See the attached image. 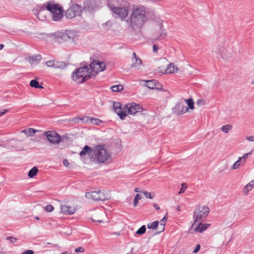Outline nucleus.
Segmentation results:
<instances>
[{
  "instance_id": "nucleus-10",
  "label": "nucleus",
  "mask_w": 254,
  "mask_h": 254,
  "mask_svg": "<svg viewBox=\"0 0 254 254\" xmlns=\"http://www.w3.org/2000/svg\"><path fill=\"white\" fill-rule=\"evenodd\" d=\"M127 6V5L126 6H118L111 10L114 14L118 15L119 17H120L121 19H124L127 16L128 13Z\"/></svg>"
},
{
  "instance_id": "nucleus-30",
  "label": "nucleus",
  "mask_w": 254,
  "mask_h": 254,
  "mask_svg": "<svg viewBox=\"0 0 254 254\" xmlns=\"http://www.w3.org/2000/svg\"><path fill=\"white\" fill-rule=\"evenodd\" d=\"M76 15L73 12V10L69 7L66 11H65V16L68 19H71Z\"/></svg>"
},
{
  "instance_id": "nucleus-48",
  "label": "nucleus",
  "mask_w": 254,
  "mask_h": 254,
  "mask_svg": "<svg viewBox=\"0 0 254 254\" xmlns=\"http://www.w3.org/2000/svg\"><path fill=\"white\" fill-rule=\"evenodd\" d=\"M44 12V9H41L40 10L38 13V14H37V17L39 18V19H40V16H42V15L43 14V13Z\"/></svg>"
},
{
  "instance_id": "nucleus-60",
  "label": "nucleus",
  "mask_w": 254,
  "mask_h": 254,
  "mask_svg": "<svg viewBox=\"0 0 254 254\" xmlns=\"http://www.w3.org/2000/svg\"><path fill=\"white\" fill-rule=\"evenodd\" d=\"M3 44H0V49H2L3 47Z\"/></svg>"
},
{
  "instance_id": "nucleus-26",
  "label": "nucleus",
  "mask_w": 254,
  "mask_h": 254,
  "mask_svg": "<svg viewBox=\"0 0 254 254\" xmlns=\"http://www.w3.org/2000/svg\"><path fill=\"white\" fill-rule=\"evenodd\" d=\"M92 152V149L88 145H85L82 150L80 152L79 154L81 157L86 154L90 155Z\"/></svg>"
},
{
  "instance_id": "nucleus-47",
  "label": "nucleus",
  "mask_w": 254,
  "mask_h": 254,
  "mask_svg": "<svg viewBox=\"0 0 254 254\" xmlns=\"http://www.w3.org/2000/svg\"><path fill=\"white\" fill-rule=\"evenodd\" d=\"M34 252L32 250H26L23 252L21 254H33Z\"/></svg>"
},
{
  "instance_id": "nucleus-28",
  "label": "nucleus",
  "mask_w": 254,
  "mask_h": 254,
  "mask_svg": "<svg viewBox=\"0 0 254 254\" xmlns=\"http://www.w3.org/2000/svg\"><path fill=\"white\" fill-rule=\"evenodd\" d=\"M43 83H41V84H39L38 80H31L30 82V85L32 87H34L36 88H44V86H42Z\"/></svg>"
},
{
  "instance_id": "nucleus-3",
  "label": "nucleus",
  "mask_w": 254,
  "mask_h": 254,
  "mask_svg": "<svg viewBox=\"0 0 254 254\" xmlns=\"http://www.w3.org/2000/svg\"><path fill=\"white\" fill-rule=\"evenodd\" d=\"M145 12L143 7L135 8L130 18V26L133 28L141 27L144 24Z\"/></svg>"
},
{
  "instance_id": "nucleus-36",
  "label": "nucleus",
  "mask_w": 254,
  "mask_h": 254,
  "mask_svg": "<svg viewBox=\"0 0 254 254\" xmlns=\"http://www.w3.org/2000/svg\"><path fill=\"white\" fill-rule=\"evenodd\" d=\"M141 195L140 194H136L133 202V204L134 206H136L137 204L138 201L139 200L141 199Z\"/></svg>"
},
{
  "instance_id": "nucleus-63",
  "label": "nucleus",
  "mask_w": 254,
  "mask_h": 254,
  "mask_svg": "<svg viewBox=\"0 0 254 254\" xmlns=\"http://www.w3.org/2000/svg\"><path fill=\"white\" fill-rule=\"evenodd\" d=\"M4 252H0V254H4Z\"/></svg>"
},
{
  "instance_id": "nucleus-33",
  "label": "nucleus",
  "mask_w": 254,
  "mask_h": 254,
  "mask_svg": "<svg viewBox=\"0 0 254 254\" xmlns=\"http://www.w3.org/2000/svg\"><path fill=\"white\" fill-rule=\"evenodd\" d=\"M159 222L157 221H154L151 223L148 224L147 225V227L148 229H156L158 227Z\"/></svg>"
},
{
  "instance_id": "nucleus-14",
  "label": "nucleus",
  "mask_w": 254,
  "mask_h": 254,
  "mask_svg": "<svg viewBox=\"0 0 254 254\" xmlns=\"http://www.w3.org/2000/svg\"><path fill=\"white\" fill-rule=\"evenodd\" d=\"M188 111V107L182 102H178L173 109V112L177 115H181Z\"/></svg>"
},
{
  "instance_id": "nucleus-7",
  "label": "nucleus",
  "mask_w": 254,
  "mask_h": 254,
  "mask_svg": "<svg viewBox=\"0 0 254 254\" xmlns=\"http://www.w3.org/2000/svg\"><path fill=\"white\" fill-rule=\"evenodd\" d=\"M231 51L230 49L226 48L224 44L218 45L217 47L214 50V52L216 54L220 55L223 59L231 56Z\"/></svg>"
},
{
  "instance_id": "nucleus-5",
  "label": "nucleus",
  "mask_w": 254,
  "mask_h": 254,
  "mask_svg": "<svg viewBox=\"0 0 254 254\" xmlns=\"http://www.w3.org/2000/svg\"><path fill=\"white\" fill-rule=\"evenodd\" d=\"M46 7V9L52 13L54 21H58L63 16L62 8L59 4L49 1L47 3Z\"/></svg>"
},
{
  "instance_id": "nucleus-54",
  "label": "nucleus",
  "mask_w": 254,
  "mask_h": 254,
  "mask_svg": "<svg viewBox=\"0 0 254 254\" xmlns=\"http://www.w3.org/2000/svg\"><path fill=\"white\" fill-rule=\"evenodd\" d=\"M7 112V110L5 109L3 111H0V116L2 115L5 114Z\"/></svg>"
},
{
  "instance_id": "nucleus-62",
  "label": "nucleus",
  "mask_w": 254,
  "mask_h": 254,
  "mask_svg": "<svg viewBox=\"0 0 254 254\" xmlns=\"http://www.w3.org/2000/svg\"><path fill=\"white\" fill-rule=\"evenodd\" d=\"M35 218L37 219V220H39V217H36Z\"/></svg>"
},
{
  "instance_id": "nucleus-34",
  "label": "nucleus",
  "mask_w": 254,
  "mask_h": 254,
  "mask_svg": "<svg viewBox=\"0 0 254 254\" xmlns=\"http://www.w3.org/2000/svg\"><path fill=\"white\" fill-rule=\"evenodd\" d=\"M185 101L187 103L188 107L190 109H194V102L192 99L190 98L189 99H185Z\"/></svg>"
},
{
  "instance_id": "nucleus-21",
  "label": "nucleus",
  "mask_w": 254,
  "mask_h": 254,
  "mask_svg": "<svg viewBox=\"0 0 254 254\" xmlns=\"http://www.w3.org/2000/svg\"><path fill=\"white\" fill-rule=\"evenodd\" d=\"M131 63V67L134 68L136 69H140L142 64L140 59H132Z\"/></svg>"
},
{
  "instance_id": "nucleus-8",
  "label": "nucleus",
  "mask_w": 254,
  "mask_h": 254,
  "mask_svg": "<svg viewBox=\"0 0 254 254\" xmlns=\"http://www.w3.org/2000/svg\"><path fill=\"white\" fill-rule=\"evenodd\" d=\"M126 112L127 111L129 115H134L137 113L141 112L143 110L142 106L135 103L128 104L126 106Z\"/></svg>"
},
{
  "instance_id": "nucleus-11",
  "label": "nucleus",
  "mask_w": 254,
  "mask_h": 254,
  "mask_svg": "<svg viewBox=\"0 0 254 254\" xmlns=\"http://www.w3.org/2000/svg\"><path fill=\"white\" fill-rule=\"evenodd\" d=\"M76 33L74 31H66L58 35V38L64 41H73L76 37Z\"/></svg>"
},
{
  "instance_id": "nucleus-20",
  "label": "nucleus",
  "mask_w": 254,
  "mask_h": 254,
  "mask_svg": "<svg viewBox=\"0 0 254 254\" xmlns=\"http://www.w3.org/2000/svg\"><path fill=\"white\" fill-rule=\"evenodd\" d=\"M84 8L89 11H91L96 7V3L94 0H85L84 1Z\"/></svg>"
},
{
  "instance_id": "nucleus-1",
  "label": "nucleus",
  "mask_w": 254,
  "mask_h": 254,
  "mask_svg": "<svg viewBox=\"0 0 254 254\" xmlns=\"http://www.w3.org/2000/svg\"><path fill=\"white\" fill-rule=\"evenodd\" d=\"M105 64L99 61H93L90 64L82 62L80 67L76 68L72 73L71 77L73 79H86V78H94L99 72L103 71L105 68Z\"/></svg>"
},
{
  "instance_id": "nucleus-18",
  "label": "nucleus",
  "mask_w": 254,
  "mask_h": 254,
  "mask_svg": "<svg viewBox=\"0 0 254 254\" xmlns=\"http://www.w3.org/2000/svg\"><path fill=\"white\" fill-rule=\"evenodd\" d=\"M61 212L64 214L71 215L76 211L74 207L70 206L68 205H62L61 206Z\"/></svg>"
},
{
  "instance_id": "nucleus-61",
  "label": "nucleus",
  "mask_w": 254,
  "mask_h": 254,
  "mask_svg": "<svg viewBox=\"0 0 254 254\" xmlns=\"http://www.w3.org/2000/svg\"><path fill=\"white\" fill-rule=\"evenodd\" d=\"M35 79V80H37V79H38L37 77L35 76L34 77V79Z\"/></svg>"
},
{
  "instance_id": "nucleus-19",
  "label": "nucleus",
  "mask_w": 254,
  "mask_h": 254,
  "mask_svg": "<svg viewBox=\"0 0 254 254\" xmlns=\"http://www.w3.org/2000/svg\"><path fill=\"white\" fill-rule=\"evenodd\" d=\"M26 59L32 66H34L39 63L42 59V57L40 55H36L32 57H28Z\"/></svg>"
},
{
  "instance_id": "nucleus-39",
  "label": "nucleus",
  "mask_w": 254,
  "mask_h": 254,
  "mask_svg": "<svg viewBox=\"0 0 254 254\" xmlns=\"http://www.w3.org/2000/svg\"><path fill=\"white\" fill-rule=\"evenodd\" d=\"M240 162H241V161H239V159H238V160L234 163V164L232 166L231 168L232 169H236L238 168L241 164V163H240Z\"/></svg>"
},
{
  "instance_id": "nucleus-27",
  "label": "nucleus",
  "mask_w": 254,
  "mask_h": 254,
  "mask_svg": "<svg viewBox=\"0 0 254 254\" xmlns=\"http://www.w3.org/2000/svg\"><path fill=\"white\" fill-rule=\"evenodd\" d=\"M37 131V130L32 128H28L21 131L22 132H24L27 136H32Z\"/></svg>"
},
{
  "instance_id": "nucleus-37",
  "label": "nucleus",
  "mask_w": 254,
  "mask_h": 254,
  "mask_svg": "<svg viewBox=\"0 0 254 254\" xmlns=\"http://www.w3.org/2000/svg\"><path fill=\"white\" fill-rule=\"evenodd\" d=\"M145 231L146 226L145 225H143L137 230L136 233L138 235H140L143 234L145 232Z\"/></svg>"
},
{
  "instance_id": "nucleus-6",
  "label": "nucleus",
  "mask_w": 254,
  "mask_h": 254,
  "mask_svg": "<svg viewBox=\"0 0 254 254\" xmlns=\"http://www.w3.org/2000/svg\"><path fill=\"white\" fill-rule=\"evenodd\" d=\"M85 196L88 199L95 201H105L110 198V195L108 192L105 193L100 190L86 192Z\"/></svg>"
},
{
  "instance_id": "nucleus-52",
  "label": "nucleus",
  "mask_w": 254,
  "mask_h": 254,
  "mask_svg": "<svg viewBox=\"0 0 254 254\" xmlns=\"http://www.w3.org/2000/svg\"><path fill=\"white\" fill-rule=\"evenodd\" d=\"M134 191L136 192L143 193V190H140L139 188H137L134 189Z\"/></svg>"
},
{
  "instance_id": "nucleus-57",
  "label": "nucleus",
  "mask_w": 254,
  "mask_h": 254,
  "mask_svg": "<svg viewBox=\"0 0 254 254\" xmlns=\"http://www.w3.org/2000/svg\"><path fill=\"white\" fill-rule=\"evenodd\" d=\"M132 59H139V58H138L135 54V53H133L132 54Z\"/></svg>"
},
{
  "instance_id": "nucleus-2",
  "label": "nucleus",
  "mask_w": 254,
  "mask_h": 254,
  "mask_svg": "<svg viewBox=\"0 0 254 254\" xmlns=\"http://www.w3.org/2000/svg\"><path fill=\"white\" fill-rule=\"evenodd\" d=\"M110 158V154L103 146L98 145L94 149L91 159L96 164H101L105 162Z\"/></svg>"
},
{
  "instance_id": "nucleus-46",
  "label": "nucleus",
  "mask_w": 254,
  "mask_h": 254,
  "mask_svg": "<svg viewBox=\"0 0 254 254\" xmlns=\"http://www.w3.org/2000/svg\"><path fill=\"white\" fill-rule=\"evenodd\" d=\"M200 249V245L197 244L196 246V247H195V249H194V250L193 251V253H195V254L197 253L199 251Z\"/></svg>"
},
{
  "instance_id": "nucleus-38",
  "label": "nucleus",
  "mask_w": 254,
  "mask_h": 254,
  "mask_svg": "<svg viewBox=\"0 0 254 254\" xmlns=\"http://www.w3.org/2000/svg\"><path fill=\"white\" fill-rule=\"evenodd\" d=\"M142 193L146 196V198H149L150 199L154 198L155 196L154 193H151L144 190Z\"/></svg>"
},
{
  "instance_id": "nucleus-43",
  "label": "nucleus",
  "mask_w": 254,
  "mask_h": 254,
  "mask_svg": "<svg viewBox=\"0 0 254 254\" xmlns=\"http://www.w3.org/2000/svg\"><path fill=\"white\" fill-rule=\"evenodd\" d=\"M84 251V249L83 247H79L78 248H76L75 249V252L76 253H83Z\"/></svg>"
},
{
  "instance_id": "nucleus-58",
  "label": "nucleus",
  "mask_w": 254,
  "mask_h": 254,
  "mask_svg": "<svg viewBox=\"0 0 254 254\" xmlns=\"http://www.w3.org/2000/svg\"><path fill=\"white\" fill-rule=\"evenodd\" d=\"M78 81H79L78 82H77V83L80 84V83H83L85 80H78Z\"/></svg>"
},
{
  "instance_id": "nucleus-42",
  "label": "nucleus",
  "mask_w": 254,
  "mask_h": 254,
  "mask_svg": "<svg viewBox=\"0 0 254 254\" xmlns=\"http://www.w3.org/2000/svg\"><path fill=\"white\" fill-rule=\"evenodd\" d=\"M6 240H9L10 242L12 243H15L17 239L14 237H8L6 238Z\"/></svg>"
},
{
  "instance_id": "nucleus-25",
  "label": "nucleus",
  "mask_w": 254,
  "mask_h": 254,
  "mask_svg": "<svg viewBox=\"0 0 254 254\" xmlns=\"http://www.w3.org/2000/svg\"><path fill=\"white\" fill-rule=\"evenodd\" d=\"M254 149L252 150L250 152L244 154L242 157H239V161L241 162L242 165L245 164L247 159L248 157L253 154Z\"/></svg>"
},
{
  "instance_id": "nucleus-49",
  "label": "nucleus",
  "mask_w": 254,
  "mask_h": 254,
  "mask_svg": "<svg viewBox=\"0 0 254 254\" xmlns=\"http://www.w3.org/2000/svg\"><path fill=\"white\" fill-rule=\"evenodd\" d=\"M246 139L249 141H254V136L252 135L248 136L246 137Z\"/></svg>"
},
{
  "instance_id": "nucleus-41",
  "label": "nucleus",
  "mask_w": 254,
  "mask_h": 254,
  "mask_svg": "<svg viewBox=\"0 0 254 254\" xmlns=\"http://www.w3.org/2000/svg\"><path fill=\"white\" fill-rule=\"evenodd\" d=\"M187 188V184H182V188L180 189L179 193L180 194L183 193L185 191V190H186Z\"/></svg>"
},
{
  "instance_id": "nucleus-12",
  "label": "nucleus",
  "mask_w": 254,
  "mask_h": 254,
  "mask_svg": "<svg viewBox=\"0 0 254 254\" xmlns=\"http://www.w3.org/2000/svg\"><path fill=\"white\" fill-rule=\"evenodd\" d=\"M44 134L51 143L57 144L60 142L61 136L55 131H48Z\"/></svg>"
},
{
  "instance_id": "nucleus-31",
  "label": "nucleus",
  "mask_w": 254,
  "mask_h": 254,
  "mask_svg": "<svg viewBox=\"0 0 254 254\" xmlns=\"http://www.w3.org/2000/svg\"><path fill=\"white\" fill-rule=\"evenodd\" d=\"M110 88L113 92H120L124 89V86L122 84H118L111 86Z\"/></svg>"
},
{
  "instance_id": "nucleus-59",
  "label": "nucleus",
  "mask_w": 254,
  "mask_h": 254,
  "mask_svg": "<svg viewBox=\"0 0 254 254\" xmlns=\"http://www.w3.org/2000/svg\"><path fill=\"white\" fill-rule=\"evenodd\" d=\"M181 208L180 206H178L177 208V211H180L181 210Z\"/></svg>"
},
{
  "instance_id": "nucleus-22",
  "label": "nucleus",
  "mask_w": 254,
  "mask_h": 254,
  "mask_svg": "<svg viewBox=\"0 0 254 254\" xmlns=\"http://www.w3.org/2000/svg\"><path fill=\"white\" fill-rule=\"evenodd\" d=\"M209 224H204L201 222H199L197 226L194 228V230L196 232H198L200 233L203 232L204 231L206 230L209 226Z\"/></svg>"
},
{
  "instance_id": "nucleus-9",
  "label": "nucleus",
  "mask_w": 254,
  "mask_h": 254,
  "mask_svg": "<svg viewBox=\"0 0 254 254\" xmlns=\"http://www.w3.org/2000/svg\"><path fill=\"white\" fill-rule=\"evenodd\" d=\"M46 65L49 67H53L55 69H64L67 63L63 61H58L56 60H51L46 63Z\"/></svg>"
},
{
  "instance_id": "nucleus-53",
  "label": "nucleus",
  "mask_w": 254,
  "mask_h": 254,
  "mask_svg": "<svg viewBox=\"0 0 254 254\" xmlns=\"http://www.w3.org/2000/svg\"><path fill=\"white\" fill-rule=\"evenodd\" d=\"M63 164H64V165L65 166L67 167L68 166V160L67 159H64L63 161Z\"/></svg>"
},
{
  "instance_id": "nucleus-44",
  "label": "nucleus",
  "mask_w": 254,
  "mask_h": 254,
  "mask_svg": "<svg viewBox=\"0 0 254 254\" xmlns=\"http://www.w3.org/2000/svg\"><path fill=\"white\" fill-rule=\"evenodd\" d=\"M68 137L67 135H63L61 136L60 142H65L67 141Z\"/></svg>"
},
{
  "instance_id": "nucleus-17",
  "label": "nucleus",
  "mask_w": 254,
  "mask_h": 254,
  "mask_svg": "<svg viewBox=\"0 0 254 254\" xmlns=\"http://www.w3.org/2000/svg\"><path fill=\"white\" fill-rule=\"evenodd\" d=\"M159 68L160 72H162L163 70L164 71V72H163L164 74L175 73L179 70L178 67L175 65L174 63H170L169 64H168L167 68L160 66L159 67Z\"/></svg>"
},
{
  "instance_id": "nucleus-56",
  "label": "nucleus",
  "mask_w": 254,
  "mask_h": 254,
  "mask_svg": "<svg viewBox=\"0 0 254 254\" xmlns=\"http://www.w3.org/2000/svg\"><path fill=\"white\" fill-rule=\"evenodd\" d=\"M153 206H154V207L156 210H159L160 209V207L157 204H156V203H154Z\"/></svg>"
},
{
  "instance_id": "nucleus-50",
  "label": "nucleus",
  "mask_w": 254,
  "mask_h": 254,
  "mask_svg": "<svg viewBox=\"0 0 254 254\" xmlns=\"http://www.w3.org/2000/svg\"><path fill=\"white\" fill-rule=\"evenodd\" d=\"M158 47L157 45H154L153 46V51L154 53H157L158 51Z\"/></svg>"
},
{
  "instance_id": "nucleus-40",
  "label": "nucleus",
  "mask_w": 254,
  "mask_h": 254,
  "mask_svg": "<svg viewBox=\"0 0 254 254\" xmlns=\"http://www.w3.org/2000/svg\"><path fill=\"white\" fill-rule=\"evenodd\" d=\"M54 207L52 205H47L45 206V210L47 212H50L54 210Z\"/></svg>"
},
{
  "instance_id": "nucleus-23",
  "label": "nucleus",
  "mask_w": 254,
  "mask_h": 254,
  "mask_svg": "<svg viewBox=\"0 0 254 254\" xmlns=\"http://www.w3.org/2000/svg\"><path fill=\"white\" fill-rule=\"evenodd\" d=\"M76 16L80 15L82 12V7L77 4H74L70 7Z\"/></svg>"
},
{
  "instance_id": "nucleus-15",
  "label": "nucleus",
  "mask_w": 254,
  "mask_h": 254,
  "mask_svg": "<svg viewBox=\"0 0 254 254\" xmlns=\"http://www.w3.org/2000/svg\"><path fill=\"white\" fill-rule=\"evenodd\" d=\"M113 106L114 112L120 117V118L122 120L125 119L127 114L126 111L122 110L121 104L120 102H114Z\"/></svg>"
},
{
  "instance_id": "nucleus-24",
  "label": "nucleus",
  "mask_w": 254,
  "mask_h": 254,
  "mask_svg": "<svg viewBox=\"0 0 254 254\" xmlns=\"http://www.w3.org/2000/svg\"><path fill=\"white\" fill-rule=\"evenodd\" d=\"M254 187V180L251 181L245 187L243 190V193L245 195H247L249 192Z\"/></svg>"
},
{
  "instance_id": "nucleus-29",
  "label": "nucleus",
  "mask_w": 254,
  "mask_h": 254,
  "mask_svg": "<svg viewBox=\"0 0 254 254\" xmlns=\"http://www.w3.org/2000/svg\"><path fill=\"white\" fill-rule=\"evenodd\" d=\"M167 217L166 215H165L160 221V230L159 231V233H161V232L163 231L165 229V226L166 225V222H167Z\"/></svg>"
},
{
  "instance_id": "nucleus-64",
  "label": "nucleus",
  "mask_w": 254,
  "mask_h": 254,
  "mask_svg": "<svg viewBox=\"0 0 254 254\" xmlns=\"http://www.w3.org/2000/svg\"><path fill=\"white\" fill-rule=\"evenodd\" d=\"M132 254V252H131V253H130V254H128V253H127V254Z\"/></svg>"
},
{
  "instance_id": "nucleus-4",
  "label": "nucleus",
  "mask_w": 254,
  "mask_h": 254,
  "mask_svg": "<svg viewBox=\"0 0 254 254\" xmlns=\"http://www.w3.org/2000/svg\"><path fill=\"white\" fill-rule=\"evenodd\" d=\"M209 212V207L205 205H197L195 207L193 215V218L195 220L193 225H194L196 222H199L205 219L208 215Z\"/></svg>"
},
{
  "instance_id": "nucleus-16",
  "label": "nucleus",
  "mask_w": 254,
  "mask_h": 254,
  "mask_svg": "<svg viewBox=\"0 0 254 254\" xmlns=\"http://www.w3.org/2000/svg\"><path fill=\"white\" fill-rule=\"evenodd\" d=\"M144 81L143 85L151 89H160L162 88V85L158 82V80H142Z\"/></svg>"
},
{
  "instance_id": "nucleus-51",
  "label": "nucleus",
  "mask_w": 254,
  "mask_h": 254,
  "mask_svg": "<svg viewBox=\"0 0 254 254\" xmlns=\"http://www.w3.org/2000/svg\"><path fill=\"white\" fill-rule=\"evenodd\" d=\"M204 102L202 99H198L196 101L197 104H204Z\"/></svg>"
},
{
  "instance_id": "nucleus-13",
  "label": "nucleus",
  "mask_w": 254,
  "mask_h": 254,
  "mask_svg": "<svg viewBox=\"0 0 254 254\" xmlns=\"http://www.w3.org/2000/svg\"><path fill=\"white\" fill-rule=\"evenodd\" d=\"M107 5L110 10L118 6H126L128 5L127 0H107Z\"/></svg>"
},
{
  "instance_id": "nucleus-55",
  "label": "nucleus",
  "mask_w": 254,
  "mask_h": 254,
  "mask_svg": "<svg viewBox=\"0 0 254 254\" xmlns=\"http://www.w3.org/2000/svg\"><path fill=\"white\" fill-rule=\"evenodd\" d=\"M250 86L252 88H254V80H251V83H250Z\"/></svg>"
},
{
  "instance_id": "nucleus-35",
  "label": "nucleus",
  "mask_w": 254,
  "mask_h": 254,
  "mask_svg": "<svg viewBox=\"0 0 254 254\" xmlns=\"http://www.w3.org/2000/svg\"><path fill=\"white\" fill-rule=\"evenodd\" d=\"M232 128V126L231 125H226L221 127V130L225 133H228Z\"/></svg>"
},
{
  "instance_id": "nucleus-45",
  "label": "nucleus",
  "mask_w": 254,
  "mask_h": 254,
  "mask_svg": "<svg viewBox=\"0 0 254 254\" xmlns=\"http://www.w3.org/2000/svg\"><path fill=\"white\" fill-rule=\"evenodd\" d=\"M101 122V121L99 119H94L92 120V123L93 124H95V125H99V124Z\"/></svg>"
},
{
  "instance_id": "nucleus-32",
  "label": "nucleus",
  "mask_w": 254,
  "mask_h": 254,
  "mask_svg": "<svg viewBox=\"0 0 254 254\" xmlns=\"http://www.w3.org/2000/svg\"><path fill=\"white\" fill-rule=\"evenodd\" d=\"M38 172V169L36 167H33L28 172V176L32 178L36 175Z\"/></svg>"
}]
</instances>
